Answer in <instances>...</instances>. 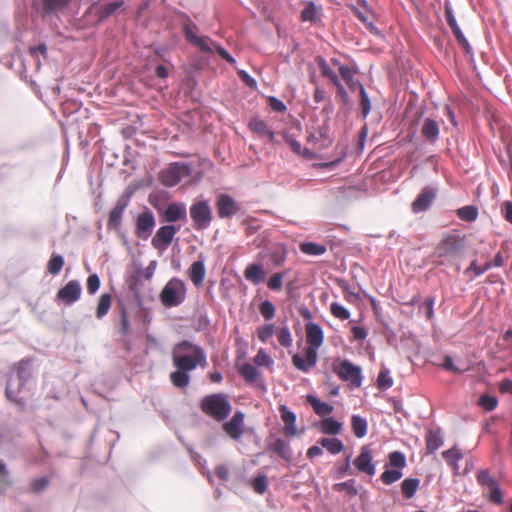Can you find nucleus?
Wrapping results in <instances>:
<instances>
[{
  "instance_id": "obj_1",
  "label": "nucleus",
  "mask_w": 512,
  "mask_h": 512,
  "mask_svg": "<svg viewBox=\"0 0 512 512\" xmlns=\"http://www.w3.org/2000/svg\"><path fill=\"white\" fill-rule=\"evenodd\" d=\"M5 397L15 404L19 411L28 407L29 384L34 380L33 359L26 357L14 363L6 372Z\"/></svg>"
},
{
  "instance_id": "obj_2",
  "label": "nucleus",
  "mask_w": 512,
  "mask_h": 512,
  "mask_svg": "<svg viewBox=\"0 0 512 512\" xmlns=\"http://www.w3.org/2000/svg\"><path fill=\"white\" fill-rule=\"evenodd\" d=\"M172 362L175 368L190 372L195 370L198 365H206L207 359L201 346L189 340H182L173 347Z\"/></svg>"
},
{
  "instance_id": "obj_3",
  "label": "nucleus",
  "mask_w": 512,
  "mask_h": 512,
  "mask_svg": "<svg viewBox=\"0 0 512 512\" xmlns=\"http://www.w3.org/2000/svg\"><path fill=\"white\" fill-rule=\"evenodd\" d=\"M201 411L217 422L225 421L232 412V404L225 393H214L203 397L200 401Z\"/></svg>"
},
{
  "instance_id": "obj_4",
  "label": "nucleus",
  "mask_w": 512,
  "mask_h": 512,
  "mask_svg": "<svg viewBox=\"0 0 512 512\" xmlns=\"http://www.w3.org/2000/svg\"><path fill=\"white\" fill-rule=\"evenodd\" d=\"M332 371L343 382L349 383L351 388H360L363 384V370L360 365H356L348 359L340 360L337 358L332 363Z\"/></svg>"
},
{
  "instance_id": "obj_5",
  "label": "nucleus",
  "mask_w": 512,
  "mask_h": 512,
  "mask_svg": "<svg viewBox=\"0 0 512 512\" xmlns=\"http://www.w3.org/2000/svg\"><path fill=\"white\" fill-rule=\"evenodd\" d=\"M186 294L185 282L178 277H172L161 290L159 298L163 306L172 308L181 305L186 299Z\"/></svg>"
},
{
  "instance_id": "obj_6",
  "label": "nucleus",
  "mask_w": 512,
  "mask_h": 512,
  "mask_svg": "<svg viewBox=\"0 0 512 512\" xmlns=\"http://www.w3.org/2000/svg\"><path fill=\"white\" fill-rule=\"evenodd\" d=\"M387 459L388 462L384 466L385 470L380 475V480L385 485H392L403 477V470L407 466V457L404 452L396 450L390 452Z\"/></svg>"
},
{
  "instance_id": "obj_7",
  "label": "nucleus",
  "mask_w": 512,
  "mask_h": 512,
  "mask_svg": "<svg viewBox=\"0 0 512 512\" xmlns=\"http://www.w3.org/2000/svg\"><path fill=\"white\" fill-rule=\"evenodd\" d=\"M189 216L192 220V227L196 231H204L211 226L213 213L207 199H195L189 208Z\"/></svg>"
},
{
  "instance_id": "obj_8",
  "label": "nucleus",
  "mask_w": 512,
  "mask_h": 512,
  "mask_svg": "<svg viewBox=\"0 0 512 512\" xmlns=\"http://www.w3.org/2000/svg\"><path fill=\"white\" fill-rule=\"evenodd\" d=\"M465 248L464 238L459 235H447L437 245L435 254L438 257L453 261L461 258Z\"/></svg>"
},
{
  "instance_id": "obj_9",
  "label": "nucleus",
  "mask_w": 512,
  "mask_h": 512,
  "mask_svg": "<svg viewBox=\"0 0 512 512\" xmlns=\"http://www.w3.org/2000/svg\"><path fill=\"white\" fill-rule=\"evenodd\" d=\"M445 17L458 44L464 50L465 54L470 57L469 61L475 65V58L472 46L470 45L468 39L466 38L461 27L459 26L453 8L451 4L448 2L445 3Z\"/></svg>"
},
{
  "instance_id": "obj_10",
  "label": "nucleus",
  "mask_w": 512,
  "mask_h": 512,
  "mask_svg": "<svg viewBox=\"0 0 512 512\" xmlns=\"http://www.w3.org/2000/svg\"><path fill=\"white\" fill-rule=\"evenodd\" d=\"M149 203L159 212L162 220L166 223L173 224L178 221L187 220V206L184 202H171L165 209L153 201V196H149Z\"/></svg>"
},
{
  "instance_id": "obj_11",
  "label": "nucleus",
  "mask_w": 512,
  "mask_h": 512,
  "mask_svg": "<svg viewBox=\"0 0 512 512\" xmlns=\"http://www.w3.org/2000/svg\"><path fill=\"white\" fill-rule=\"evenodd\" d=\"M181 225L166 224L156 231L151 240L152 246L159 252L164 253L172 244L175 235L180 231Z\"/></svg>"
},
{
  "instance_id": "obj_12",
  "label": "nucleus",
  "mask_w": 512,
  "mask_h": 512,
  "mask_svg": "<svg viewBox=\"0 0 512 512\" xmlns=\"http://www.w3.org/2000/svg\"><path fill=\"white\" fill-rule=\"evenodd\" d=\"M182 15L185 19L189 21V23L184 24L183 26V35L186 41L200 49L201 52L204 53H214L212 42H214L209 36H198L191 24L196 28V25L191 22L190 17L187 13L182 12Z\"/></svg>"
},
{
  "instance_id": "obj_13",
  "label": "nucleus",
  "mask_w": 512,
  "mask_h": 512,
  "mask_svg": "<svg viewBox=\"0 0 512 512\" xmlns=\"http://www.w3.org/2000/svg\"><path fill=\"white\" fill-rule=\"evenodd\" d=\"M192 174V166L189 163L173 162L162 172L164 185L173 187L179 184L184 177Z\"/></svg>"
},
{
  "instance_id": "obj_14",
  "label": "nucleus",
  "mask_w": 512,
  "mask_h": 512,
  "mask_svg": "<svg viewBox=\"0 0 512 512\" xmlns=\"http://www.w3.org/2000/svg\"><path fill=\"white\" fill-rule=\"evenodd\" d=\"M215 207L220 219L232 218L242 211L241 204L228 193H221L216 197Z\"/></svg>"
},
{
  "instance_id": "obj_15",
  "label": "nucleus",
  "mask_w": 512,
  "mask_h": 512,
  "mask_svg": "<svg viewBox=\"0 0 512 512\" xmlns=\"http://www.w3.org/2000/svg\"><path fill=\"white\" fill-rule=\"evenodd\" d=\"M288 247L284 243H277L258 253V259L267 260L268 264L278 268L285 264L288 258Z\"/></svg>"
},
{
  "instance_id": "obj_16",
  "label": "nucleus",
  "mask_w": 512,
  "mask_h": 512,
  "mask_svg": "<svg viewBox=\"0 0 512 512\" xmlns=\"http://www.w3.org/2000/svg\"><path fill=\"white\" fill-rule=\"evenodd\" d=\"M477 482L482 487L489 489L488 498L492 503L500 505L503 503V493L498 481L491 476L488 469H482L477 474Z\"/></svg>"
},
{
  "instance_id": "obj_17",
  "label": "nucleus",
  "mask_w": 512,
  "mask_h": 512,
  "mask_svg": "<svg viewBox=\"0 0 512 512\" xmlns=\"http://www.w3.org/2000/svg\"><path fill=\"white\" fill-rule=\"evenodd\" d=\"M132 194L133 191H125L122 195L119 196L115 206L109 213V218L107 221L108 229H120L122 225L123 214L130 204Z\"/></svg>"
},
{
  "instance_id": "obj_18",
  "label": "nucleus",
  "mask_w": 512,
  "mask_h": 512,
  "mask_svg": "<svg viewBox=\"0 0 512 512\" xmlns=\"http://www.w3.org/2000/svg\"><path fill=\"white\" fill-rule=\"evenodd\" d=\"M155 226L156 217L153 211L145 207L144 211L139 213L136 218L135 235L142 240H148L152 235Z\"/></svg>"
},
{
  "instance_id": "obj_19",
  "label": "nucleus",
  "mask_w": 512,
  "mask_h": 512,
  "mask_svg": "<svg viewBox=\"0 0 512 512\" xmlns=\"http://www.w3.org/2000/svg\"><path fill=\"white\" fill-rule=\"evenodd\" d=\"M267 449L275 453L283 461L289 463L293 460V450L290 443L271 432L266 438Z\"/></svg>"
},
{
  "instance_id": "obj_20",
  "label": "nucleus",
  "mask_w": 512,
  "mask_h": 512,
  "mask_svg": "<svg viewBox=\"0 0 512 512\" xmlns=\"http://www.w3.org/2000/svg\"><path fill=\"white\" fill-rule=\"evenodd\" d=\"M353 464L359 472L365 473L370 477L376 474V462L373 460V452L370 444L361 447L360 453L354 459Z\"/></svg>"
},
{
  "instance_id": "obj_21",
  "label": "nucleus",
  "mask_w": 512,
  "mask_h": 512,
  "mask_svg": "<svg viewBox=\"0 0 512 512\" xmlns=\"http://www.w3.org/2000/svg\"><path fill=\"white\" fill-rule=\"evenodd\" d=\"M82 295V286L79 280L74 279L67 282L60 288L56 294V301H61L65 305H72L77 302Z\"/></svg>"
},
{
  "instance_id": "obj_22",
  "label": "nucleus",
  "mask_w": 512,
  "mask_h": 512,
  "mask_svg": "<svg viewBox=\"0 0 512 512\" xmlns=\"http://www.w3.org/2000/svg\"><path fill=\"white\" fill-rule=\"evenodd\" d=\"M245 428V413L242 410H236L229 421L223 424V430L234 441H239Z\"/></svg>"
},
{
  "instance_id": "obj_23",
  "label": "nucleus",
  "mask_w": 512,
  "mask_h": 512,
  "mask_svg": "<svg viewBox=\"0 0 512 512\" xmlns=\"http://www.w3.org/2000/svg\"><path fill=\"white\" fill-rule=\"evenodd\" d=\"M437 191V188L434 186H425L412 202V211L419 213L428 210L436 199Z\"/></svg>"
},
{
  "instance_id": "obj_24",
  "label": "nucleus",
  "mask_w": 512,
  "mask_h": 512,
  "mask_svg": "<svg viewBox=\"0 0 512 512\" xmlns=\"http://www.w3.org/2000/svg\"><path fill=\"white\" fill-rule=\"evenodd\" d=\"M98 5V9L95 13V24L99 25L105 22L109 17L115 14L120 8L125 5L124 0H112L109 2H100V0L96 3Z\"/></svg>"
},
{
  "instance_id": "obj_25",
  "label": "nucleus",
  "mask_w": 512,
  "mask_h": 512,
  "mask_svg": "<svg viewBox=\"0 0 512 512\" xmlns=\"http://www.w3.org/2000/svg\"><path fill=\"white\" fill-rule=\"evenodd\" d=\"M281 419L284 422L283 431L286 437L293 438L298 434L297 415L287 405L279 406Z\"/></svg>"
},
{
  "instance_id": "obj_26",
  "label": "nucleus",
  "mask_w": 512,
  "mask_h": 512,
  "mask_svg": "<svg viewBox=\"0 0 512 512\" xmlns=\"http://www.w3.org/2000/svg\"><path fill=\"white\" fill-rule=\"evenodd\" d=\"M248 128L256 133L260 138L265 139L269 143L275 141V133L271 130L266 122L259 117H252L248 123Z\"/></svg>"
},
{
  "instance_id": "obj_27",
  "label": "nucleus",
  "mask_w": 512,
  "mask_h": 512,
  "mask_svg": "<svg viewBox=\"0 0 512 512\" xmlns=\"http://www.w3.org/2000/svg\"><path fill=\"white\" fill-rule=\"evenodd\" d=\"M307 345L310 347L320 348L324 343L323 328L313 321L306 324Z\"/></svg>"
},
{
  "instance_id": "obj_28",
  "label": "nucleus",
  "mask_w": 512,
  "mask_h": 512,
  "mask_svg": "<svg viewBox=\"0 0 512 512\" xmlns=\"http://www.w3.org/2000/svg\"><path fill=\"white\" fill-rule=\"evenodd\" d=\"M359 71V66L356 62H353L350 67H340V75L352 92L360 90L361 86H364L360 80L354 78L355 74H358Z\"/></svg>"
},
{
  "instance_id": "obj_29",
  "label": "nucleus",
  "mask_w": 512,
  "mask_h": 512,
  "mask_svg": "<svg viewBox=\"0 0 512 512\" xmlns=\"http://www.w3.org/2000/svg\"><path fill=\"white\" fill-rule=\"evenodd\" d=\"M421 134L430 144H435L440 136L439 123L433 118H425L422 123Z\"/></svg>"
},
{
  "instance_id": "obj_30",
  "label": "nucleus",
  "mask_w": 512,
  "mask_h": 512,
  "mask_svg": "<svg viewBox=\"0 0 512 512\" xmlns=\"http://www.w3.org/2000/svg\"><path fill=\"white\" fill-rule=\"evenodd\" d=\"M306 400L314 412L322 418L328 417L334 411V406L331 403L320 400L317 395L308 394Z\"/></svg>"
},
{
  "instance_id": "obj_31",
  "label": "nucleus",
  "mask_w": 512,
  "mask_h": 512,
  "mask_svg": "<svg viewBox=\"0 0 512 512\" xmlns=\"http://www.w3.org/2000/svg\"><path fill=\"white\" fill-rule=\"evenodd\" d=\"M320 431L325 435L337 436L342 432L343 423L334 417H324L319 421Z\"/></svg>"
},
{
  "instance_id": "obj_32",
  "label": "nucleus",
  "mask_w": 512,
  "mask_h": 512,
  "mask_svg": "<svg viewBox=\"0 0 512 512\" xmlns=\"http://www.w3.org/2000/svg\"><path fill=\"white\" fill-rule=\"evenodd\" d=\"M188 273L192 283L196 287H200L203 284L206 276L204 259H198L194 261L190 266Z\"/></svg>"
},
{
  "instance_id": "obj_33",
  "label": "nucleus",
  "mask_w": 512,
  "mask_h": 512,
  "mask_svg": "<svg viewBox=\"0 0 512 512\" xmlns=\"http://www.w3.org/2000/svg\"><path fill=\"white\" fill-rule=\"evenodd\" d=\"M244 275L248 281L259 285L265 280L266 272L261 263H252L246 267Z\"/></svg>"
},
{
  "instance_id": "obj_34",
  "label": "nucleus",
  "mask_w": 512,
  "mask_h": 512,
  "mask_svg": "<svg viewBox=\"0 0 512 512\" xmlns=\"http://www.w3.org/2000/svg\"><path fill=\"white\" fill-rule=\"evenodd\" d=\"M443 444L444 438L441 435V428L428 430L426 434V449L429 454L435 453Z\"/></svg>"
},
{
  "instance_id": "obj_35",
  "label": "nucleus",
  "mask_w": 512,
  "mask_h": 512,
  "mask_svg": "<svg viewBox=\"0 0 512 512\" xmlns=\"http://www.w3.org/2000/svg\"><path fill=\"white\" fill-rule=\"evenodd\" d=\"M44 14L47 16L55 15L58 12L67 9L72 0H41Z\"/></svg>"
},
{
  "instance_id": "obj_36",
  "label": "nucleus",
  "mask_w": 512,
  "mask_h": 512,
  "mask_svg": "<svg viewBox=\"0 0 512 512\" xmlns=\"http://www.w3.org/2000/svg\"><path fill=\"white\" fill-rule=\"evenodd\" d=\"M351 426H352V431H353L354 435L358 439L364 438L368 433V427H369L368 420H367V418H365L359 414H353L351 416Z\"/></svg>"
},
{
  "instance_id": "obj_37",
  "label": "nucleus",
  "mask_w": 512,
  "mask_h": 512,
  "mask_svg": "<svg viewBox=\"0 0 512 512\" xmlns=\"http://www.w3.org/2000/svg\"><path fill=\"white\" fill-rule=\"evenodd\" d=\"M330 454L337 455L345 450V444L337 437H323L318 441Z\"/></svg>"
},
{
  "instance_id": "obj_38",
  "label": "nucleus",
  "mask_w": 512,
  "mask_h": 512,
  "mask_svg": "<svg viewBox=\"0 0 512 512\" xmlns=\"http://www.w3.org/2000/svg\"><path fill=\"white\" fill-rule=\"evenodd\" d=\"M421 484V480L416 477L405 478L401 483V492L406 499H412Z\"/></svg>"
},
{
  "instance_id": "obj_39",
  "label": "nucleus",
  "mask_w": 512,
  "mask_h": 512,
  "mask_svg": "<svg viewBox=\"0 0 512 512\" xmlns=\"http://www.w3.org/2000/svg\"><path fill=\"white\" fill-rule=\"evenodd\" d=\"M299 247L302 253L311 256H321L327 251L326 245L313 241L301 242Z\"/></svg>"
},
{
  "instance_id": "obj_40",
  "label": "nucleus",
  "mask_w": 512,
  "mask_h": 512,
  "mask_svg": "<svg viewBox=\"0 0 512 512\" xmlns=\"http://www.w3.org/2000/svg\"><path fill=\"white\" fill-rule=\"evenodd\" d=\"M170 380L175 387L186 388L190 384L191 377L189 371L176 368V370L170 374Z\"/></svg>"
},
{
  "instance_id": "obj_41",
  "label": "nucleus",
  "mask_w": 512,
  "mask_h": 512,
  "mask_svg": "<svg viewBox=\"0 0 512 512\" xmlns=\"http://www.w3.org/2000/svg\"><path fill=\"white\" fill-rule=\"evenodd\" d=\"M315 61L316 63L318 64L320 70H321V74L322 76L326 77L327 79H329V81L333 84V85H336L338 84L340 81L338 75L331 69V67L328 65L326 59L321 56V55H318L316 58H315Z\"/></svg>"
},
{
  "instance_id": "obj_42",
  "label": "nucleus",
  "mask_w": 512,
  "mask_h": 512,
  "mask_svg": "<svg viewBox=\"0 0 512 512\" xmlns=\"http://www.w3.org/2000/svg\"><path fill=\"white\" fill-rule=\"evenodd\" d=\"M335 282L343 290L346 301L350 303L361 301V294L352 291L350 283L346 279L336 278Z\"/></svg>"
},
{
  "instance_id": "obj_43",
  "label": "nucleus",
  "mask_w": 512,
  "mask_h": 512,
  "mask_svg": "<svg viewBox=\"0 0 512 512\" xmlns=\"http://www.w3.org/2000/svg\"><path fill=\"white\" fill-rule=\"evenodd\" d=\"M239 373L247 383L257 382L258 377L260 376L257 366H254L249 362L242 364L239 369Z\"/></svg>"
},
{
  "instance_id": "obj_44",
  "label": "nucleus",
  "mask_w": 512,
  "mask_h": 512,
  "mask_svg": "<svg viewBox=\"0 0 512 512\" xmlns=\"http://www.w3.org/2000/svg\"><path fill=\"white\" fill-rule=\"evenodd\" d=\"M65 264L63 255L53 252L47 263V272L53 276H57Z\"/></svg>"
},
{
  "instance_id": "obj_45",
  "label": "nucleus",
  "mask_w": 512,
  "mask_h": 512,
  "mask_svg": "<svg viewBox=\"0 0 512 512\" xmlns=\"http://www.w3.org/2000/svg\"><path fill=\"white\" fill-rule=\"evenodd\" d=\"M332 489L335 492L345 491L349 497H355L359 493L356 487V480L354 478H351L344 482L335 483L333 484Z\"/></svg>"
},
{
  "instance_id": "obj_46",
  "label": "nucleus",
  "mask_w": 512,
  "mask_h": 512,
  "mask_svg": "<svg viewBox=\"0 0 512 512\" xmlns=\"http://www.w3.org/2000/svg\"><path fill=\"white\" fill-rule=\"evenodd\" d=\"M479 215L478 207L475 205H466L457 210V216L466 222H474Z\"/></svg>"
},
{
  "instance_id": "obj_47",
  "label": "nucleus",
  "mask_w": 512,
  "mask_h": 512,
  "mask_svg": "<svg viewBox=\"0 0 512 512\" xmlns=\"http://www.w3.org/2000/svg\"><path fill=\"white\" fill-rule=\"evenodd\" d=\"M301 20L303 22L316 23L320 18L318 17V8L314 1H308L304 9L301 11Z\"/></svg>"
},
{
  "instance_id": "obj_48",
  "label": "nucleus",
  "mask_w": 512,
  "mask_h": 512,
  "mask_svg": "<svg viewBox=\"0 0 512 512\" xmlns=\"http://www.w3.org/2000/svg\"><path fill=\"white\" fill-rule=\"evenodd\" d=\"M140 284L141 278L140 275H136L135 273L131 276L128 281L129 291L133 294L134 299L139 307L143 305V297L140 292Z\"/></svg>"
},
{
  "instance_id": "obj_49",
  "label": "nucleus",
  "mask_w": 512,
  "mask_h": 512,
  "mask_svg": "<svg viewBox=\"0 0 512 512\" xmlns=\"http://www.w3.org/2000/svg\"><path fill=\"white\" fill-rule=\"evenodd\" d=\"M112 305V296L110 293H103L98 301L97 309H96V317L98 319H102L106 316Z\"/></svg>"
},
{
  "instance_id": "obj_50",
  "label": "nucleus",
  "mask_w": 512,
  "mask_h": 512,
  "mask_svg": "<svg viewBox=\"0 0 512 512\" xmlns=\"http://www.w3.org/2000/svg\"><path fill=\"white\" fill-rule=\"evenodd\" d=\"M393 384L394 380L390 375V370L383 366L377 377V387L382 391H386L387 389L391 388Z\"/></svg>"
},
{
  "instance_id": "obj_51",
  "label": "nucleus",
  "mask_w": 512,
  "mask_h": 512,
  "mask_svg": "<svg viewBox=\"0 0 512 512\" xmlns=\"http://www.w3.org/2000/svg\"><path fill=\"white\" fill-rule=\"evenodd\" d=\"M358 91L360 96L361 115L365 120L371 112L372 103L365 86H361V89Z\"/></svg>"
},
{
  "instance_id": "obj_52",
  "label": "nucleus",
  "mask_w": 512,
  "mask_h": 512,
  "mask_svg": "<svg viewBox=\"0 0 512 512\" xmlns=\"http://www.w3.org/2000/svg\"><path fill=\"white\" fill-rule=\"evenodd\" d=\"M499 400L496 396L485 393L479 397L478 404L487 412L494 411L498 406Z\"/></svg>"
},
{
  "instance_id": "obj_53",
  "label": "nucleus",
  "mask_w": 512,
  "mask_h": 512,
  "mask_svg": "<svg viewBox=\"0 0 512 512\" xmlns=\"http://www.w3.org/2000/svg\"><path fill=\"white\" fill-rule=\"evenodd\" d=\"M251 484L256 493L263 495L268 490V477L264 473H259L256 477L253 478Z\"/></svg>"
},
{
  "instance_id": "obj_54",
  "label": "nucleus",
  "mask_w": 512,
  "mask_h": 512,
  "mask_svg": "<svg viewBox=\"0 0 512 512\" xmlns=\"http://www.w3.org/2000/svg\"><path fill=\"white\" fill-rule=\"evenodd\" d=\"M277 338L281 346L289 348L292 346L293 337L288 325H284L279 328Z\"/></svg>"
},
{
  "instance_id": "obj_55",
  "label": "nucleus",
  "mask_w": 512,
  "mask_h": 512,
  "mask_svg": "<svg viewBox=\"0 0 512 512\" xmlns=\"http://www.w3.org/2000/svg\"><path fill=\"white\" fill-rule=\"evenodd\" d=\"M292 364L297 370L303 373H308L313 368L311 364L308 362L307 357L302 356L299 353H296L292 356Z\"/></svg>"
},
{
  "instance_id": "obj_56",
  "label": "nucleus",
  "mask_w": 512,
  "mask_h": 512,
  "mask_svg": "<svg viewBox=\"0 0 512 512\" xmlns=\"http://www.w3.org/2000/svg\"><path fill=\"white\" fill-rule=\"evenodd\" d=\"M330 310L332 315L340 320H348L351 317L350 310L339 302H332Z\"/></svg>"
},
{
  "instance_id": "obj_57",
  "label": "nucleus",
  "mask_w": 512,
  "mask_h": 512,
  "mask_svg": "<svg viewBox=\"0 0 512 512\" xmlns=\"http://www.w3.org/2000/svg\"><path fill=\"white\" fill-rule=\"evenodd\" d=\"M254 363L257 367H272L274 365V360L271 356L267 354L265 349L260 348L254 357Z\"/></svg>"
},
{
  "instance_id": "obj_58",
  "label": "nucleus",
  "mask_w": 512,
  "mask_h": 512,
  "mask_svg": "<svg viewBox=\"0 0 512 512\" xmlns=\"http://www.w3.org/2000/svg\"><path fill=\"white\" fill-rule=\"evenodd\" d=\"M260 314L265 320L270 321L275 317V305L268 299L262 301L259 305Z\"/></svg>"
},
{
  "instance_id": "obj_59",
  "label": "nucleus",
  "mask_w": 512,
  "mask_h": 512,
  "mask_svg": "<svg viewBox=\"0 0 512 512\" xmlns=\"http://www.w3.org/2000/svg\"><path fill=\"white\" fill-rule=\"evenodd\" d=\"M351 458L352 455L349 454L346 456L345 461L338 465L336 464L334 467L333 477L335 479H341L343 478L351 469Z\"/></svg>"
},
{
  "instance_id": "obj_60",
  "label": "nucleus",
  "mask_w": 512,
  "mask_h": 512,
  "mask_svg": "<svg viewBox=\"0 0 512 512\" xmlns=\"http://www.w3.org/2000/svg\"><path fill=\"white\" fill-rule=\"evenodd\" d=\"M49 483L50 481L47 476L35 478L31 481L29 490L32 493L39 494L48 487Z\"/></svg>"
},
{
  "instance_id": "obj_61",
  "label": "nucleus",
  "mask_w": 512,
  "mask_h": 512,
  "mask_svg": "<svg viewBox=\"0 0 512 512\" xmlns=\"http://www.w3.org/2000/svg\"><path fill=\"white\" fill-rule=\"evenodd\" d=\"M212 46H213L214 52H216L222 59H224L226 62H228L232 66L236 65L237 61H236L235 57L226 48H224L220 43L212 42Z\"/></svg>"
},
{
  "instance_id": "obj_62",
  "label": "nucleus",
  "mask_w": 512,
  "mask_h": 512,
  "mask_svg": "<svg viewBox=\"0 0 512 512\" xmlns=\"http://www.w3.org/2000/svg\"><path fill=\"white\" fill-rule=\"evenodd\" d=\"M286 275L285 271L274 273L268 280L267 286L272 291H279L283 287V279Z\"/></svg>"
},
{
  "instance_id": "obj_63",
  "label": "nucleus",
  "mask_w": 512,
  "mask_h": 512,
  "mask_svg": "<svg viewBox=\"0 0 512 512\" xmlns=\"http://www.w3.org/2000/svg\"><path fill=\"white\" fill-rule=\"evenodd\" d=\"M274 334V324L264 323L257 329V335L261 342H266Z\"/></svg>"
},
{
  "instance_id": "obj_64",
  "label": "nucleus",
  "mask_w": 512,
  "mask_h": 512,
  "mask_svg": "<svg viewBox=\"0 0 512 512\" xmlns=\"http://www.w3.org/2000/svg\"><path fill=\"white\" fill-rule=\"evenodd\" d=\"M442 456L447 464L450 465L453 461H460V459L463 457V454L459 450L458 446L454 445L452 448L444 451Z\"/></svg>"
}]
</instances>
